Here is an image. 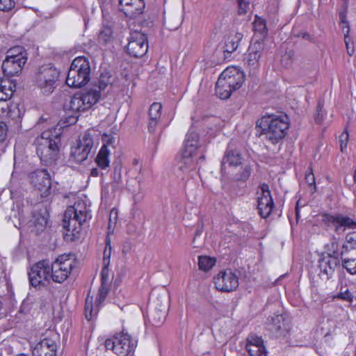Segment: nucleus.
Returning a JSON list of instances; mask_svg holds the SVG:
<instances>
[{
  "label": "nucleus",
  "mask_w": 356,
  "mask_h": 356,
  "mask_svg": "<svg viewBox=\"0 0 356 356\" xmlns=\"http://www.w3.org/2000/svg\"><path fill=\"white\" fill-rule=\"evenodd\" d=\"M259 126L262 128V136L271 143L276 144L286 136L289 124L286 115L268 116L261 120Z\"/></svg>",
  "instance_id": "f257e3e1"
},
{
  "label": "nucleus",
  "mask_w": 356,
  "mask_h": 356,
  "mask_svg": "<svg viewBox=\"0 0 356 356\" xmlns=\"http://www.w3.org/2000/svg\"><path fill=\"white\" fill-rule=\"evenodd\" d=\"M90 67L85 57L79 56L74 59L66 79V83L70 87L81 88L90 80Z\"/></svg>",
  "instance_id": "f03ea898"
},
{
  "label": "nucleus",
  "mask_w": 356,
  "mask_h": 356,
  "mask_svg": "<svg viewBox=\"0 0 356 356\" xmlns=\"http://www.w3.org/2000/svg\"><path fill=\"white\" fill-rule=\"evenodd\" d=\"M88 218L86 207L79 203L69 207L65 211L63 219V228L71 233L73 237H76L81 229L82 224Z\"/></svg>",
  "instance_id": "7ed1b4c3"
},
{
  "label": "nucleus",
  "mask_w": 356,
  "mask_h": 356,
  "mask_svg": "<svg viewBox=\"0 0 356 356\" xmlns=\"http://www.w3.org/2000/svg\"><path fill=\"white\" fill-rule=\"evenodd\" d=\"M59 72L51 64L40 67L33 78L34 83L45 95H49L56 88L58 81Z\"/></svg>",
  "instance_id": "20e7f679"
},
{
  "label": "nucleus",
  "mask_w": 356,
  "mask_h": 356,
  "mask_svg": "<svg viewBox=\"0 0 356 356\" xmlns=\"http://www.w3.org/2000/svg\"><path fill=\"white\" fill-rule=\"evenodd\" d=\"M104 346L107 350H113L118 356H127L134 351L137 341L128 333L122 332L113 339H106Z\"/></svg>",
  "instance_id": "39448f33"
},
{
  "label": "nucleus",
  "mask_w": 356,
  "mask_h": 356,
  "mask_svg": "<svg viewBox=\"0 0 356 356\" xmlns=\"http://www.w3.org/2000/svg\"><path fill=\"white\" fill-rule=\"evenodd\" d=\"M99 99L100 93L96 88L86 90L71 98L68 108L72 112H83L90 108Z\"/></svg>",
  "instance_id": "423d86ee"
},
{
  "label": "nucleus",
  "mask_w": 356,
  "mask_h": 356,
  "mask_svg": "<svg viewBox=\"0 0 356 356\" xmlns=\"http://www.w3.org/2000/svg\"><path fill=\"white\" fill-rule=\"evenodd\" d=\"M74 266L75 261L72 255H60L50 265L52 280L57 283L63 282L68 277Z\"/></svg>",
  "instance_id": "0eeeda50"
},
{
  "label": "nucleus",
  "mask_w": 356,
  "mask_h": 356,
  "mask_svg": "<svg viewBox=\"0 0 356 356\" xmlns=\"http://www.w3.org/2000/svg\"><path fill=\"white\" fill-rule=\"evenodd\" d=\"M30 284L34 286H44L52 280L50 264L48 261H40L34 264L29 272Z\"/></svg>",
  "instance_id": "6e6552de"
},
{
  "label": "nucleus",
  "mask_w": 356,
  "mask_h": 356,
  "mask_svg": "<svg viewBox=\"0 0 356 356\" xmlns=\"http://www.w3.org/2000/svg\"><path fill=\"white\" fill-rule=\"evenodd\" d=\"M59 139L54 136V140H42L37 145L36 152L42 162L51 165L58 159L59 153Z\"/></svg>",
  "instance_id": "1a4fd4ad"
},
{
  "label": "nucleus",
  "mask_w": 356,
  "mask_h": 356,
  "mask_svg": "<svg viewBox=\"0 0 356 356\" xmlns=\"http://www.w3.org/2000/svg\"><path fill=\"white\" fill-rule=\"evenodd\" d=\"M147 49V36L140 31L131 32L127 45V53L133 57L140 58L146 54Z\"/></svg>",
  "instance_id": "9d476101"
},
{
  "label": "nucleus",
  "mask_w": 356,
  "mask_h": 356,
  "mask_svg": "<svg viewBox=\"0 0 356 356\" xmlns=\"http://www.w3.org/2000/svg\"><path fill=\"white\" fill-rule=\"evenodd\" d=\"M214 283L218 291L230 292L238 286V278L231 269H227L218 273L214 277Z\"/></svg>",
  "instance_id": "9b49d317"
},
{
  "label": "nucleus",
  "mask_w": 356,
  "mask_h": 356,
  "mask_svg": "<svg viewBox=\"0 0 356 356\" xmlns=\"http://www.w3.org/2000/svg\"><path fill=\"white\" fill-rule=\"evenodd\" d=\"M93 146V142L90 134H85L76 146L72 147L70 153L71 161L81 163L88 156Z\"/></svg>",
  "instance_id": "f8f14e48"
},
{
  "label": "nucleus",
  "mask_w": 356,
  "mask_h": 356,
  "mask_svg": "<svg viewBox=\"0 0 356 356\" xmlns=\"http://www.w3.org/2000/svg\"><path fill=\"white\" fill-rule=\"evenodd\" d=\"M322 221L325 224L332 225L335 227L336 232H339L341 228L343 231L346 229L356 228V220L339 213L335 215L324 213L322 215Z\"/></svg>",
  "instance_id": "ddd939ff"
},
{
  "label": "nucleus",
  "mask_w": 356,
  "mask_h": 356,
  "mask_svg": "<svg viewBox=\"0 0 356 356\" xmlns=\"http://www.w3.org/2000/svg\"><path fill=\"white\" fill-rule=\"evenodd\" d=\"M261 193L257 197V208L260 216L266 218L270 214L274 207V202L266 184H262L259 186Z\"/></svg>",
  "instance_id": "4468645a"
},
{
  "label": "nucleus",
  "mask_w": 356,
  "mask_h": 356,
  "mask_svg": "<svg viewBox=\"0 0 356 356\" xmlns=\"http://www.w3.org/2000/svg\"><path fill=\"white\" fill-rule=\"evenodd\" d=\"M267 328L276 337H281L290 330L289 318L284 314H274L266 322Z\"/></svg>",
  "instance_id": "2eb2a0df"
},
{
  "label": "nucleus",
  "mask_w": 356,
  "mask_h": 356,
  "mask_svg": "<svg viewBox=\"0 0 356 356\" xmlns=\"http://www.w3.org/2000/svg\"><path fill=\"white\" fill-rule=\"evenodd\" d=\"M31 181L33 186L41 193L42 197H46L49 194L51 179L47 170H39L31 173Z\"/></svg>",
  "instance_id": "dca6fc26"
},
{
  "label": "nucleus",
  "mask_w": 356,
  "mask_h": 356,
  "mask_svg": "<svg viewBox=\"0 0 356 356\" xmlns=\"http://www.w3.org/2000/svg\"><path fill=\"white\" fill-rule=\"evenodd\" d=\"M57 335L52 333L50 337L44 338L33 349V356H56Z\"/></svg>",
  "instance_id": "f3484780"
},
{
  "label": "nucleus",
  "mask_w": 356,
  "mask_h": 356,
  "mask_svg": "<svg viewBox=\"0 0 356 356\" xmlns=\"http://www.w3.org/2000/svg\"><path fill=\"white\" fill-rule=\"evenodd\" d=\"M264 49V40H257L251 44L248 54L245 58V64L250 70H257L259 67V59Z\"/></svg>",
  "instance_id": "a211bd4d"
},
{
  "label": "nucleus",
  "mask_w": 356,
  "mask_h": 356,
  "mask_svg": "<svg viewBox=\"0 0 356 356\" xmlns=\"http://www.w3.org/2000/svg\"><path fill=\"white\" fill-rule=\"evenodd\" d=\"M219 76L222 78L234 90L241 88L245 80L243 72L234 67H227Z\"/></svg>",
  "instance_id": "6ab92c4d"
},
{
  "label": "nucleus",
  "mask_w": 356,
  "mask_h": 356,
  "mask_svg": "<svg viewBox=\"0 0 356 356\" xmlns=\"http://www.w3.org/2000/svg\"><path fill=\"white\" fill-rule=\"evenodd\" d=\"M246 341V350L250 356H266L267 351L261 337L250 334Z\"/></svg>",
  "instance_id": "aec40b11"
},
{
  "label": "nucleus",
  "mask_w": 356,
  "mask_h": 356,
  "mask_svg": "<svg viewBox=\"0 0 356 356\" xmlns=\"http://www.w3.org/2000/svg\"><path fill=\"white\" fill-rule=\"evenodd\" d=\"M119 6L120 10L129 17L142 13L145 8L143 0H119Z\"/></svg>",
  "instance_id": "412c9836"
},
{
  "label": "nucleus",
  "mask_w": 356,
  "mask_h": 356,
  "mask_svg": "<svg viewBox=\"0 0 356 356\" xmlns=\"http://www.w3.org/2000/svg\"><path fill=\"white\" fill-rule=\"evenodd\" d=\"M26 61L27 58H22V57L6 58L2 63L3 71L8 76H15L22 71Z\"/></svg>",
  "instance_id": "4be33fe9"
},
{
  "label": "nucleus",
  "mask_w": 356,
  "mask_h": 356,
  "mask_svg": "<svg viewBox=\"0 0 356 356\" xmlns=\"http://www.w3.org/2000/svg\"><path fill=\"white\" fill-rule=\"evenodd\" d=\"M243 158L237 150H227L221 162L222 169H226L227 166L236 168L243 165Z\"/></svg>",
  "instance_id": "5701e85b"
},
{
  "label": "nucleus",
  "mask_w": 356,
  "mask_h": 356,
  "mask_svg": "<svg viewBox=\"0 0 356 356\" xmlns=\"http://www.w3.org/2000/svg\"><path fill=\"white\" fill-rule=\"evenodd\" d=\"M339 266V260L336 257L328 256L323 258L320 261L319 268L321 273L327 276L329 279L334 273V270Z\"/></svg>",
  "instance_id": "b1692460"
},
{
  "label": "nucleus",
  "mask_w": 356,
  "mask_h": 356,
  "mask_svg": "<svg viewBox=\"0 0 356 356\" xmlns=\"http://www.w3.org/2000/svg\"><path fill=\"white\" fill-rule=\"evenodd\" d=\"M204 159L205 156L203 152H200L198 160H195V159H186L181 156L178 163V168L183 174H189L195 169L196 164L198 161L202 162Z\"/></svg>",
  "instance_id": "393cba45"
},
{
  "label": "nucleus",
  "mask_w": 356,
  "mask_h": 356,
  "mask_svg": "<svg viewBox=\"0 0 356 356\" xmlns=\"http://www.w3.org/2000/svg\"><path fill=\"white\" fill-rule=\"evenodd\" d=\"M16 90L15 83L9 79H4L0 81V101L10 100Z\"/></svg>",
  "instance_id": "a878e982"
},
{
  "label": "nucleus",
  "mask_w": 356,
  "mask_h": 356,
  "mask_svg": "<svg viewBox=\"0 0 356 356\" xmlns=\"http://www.w3.org/2000/svg\"><path fill=\"white\" fill-rule=\"evenodd\" d=\"M242 38L243 34L241 33L230 34L225 40V45L223 47L224 53L232 54L235 51Z\"/></svg>",
  "instance_id": "bb28decb"
},
{
  "label": "nucleus",
  "mask_w": 356,
  "mask_h": 356,
  "mask_svg": "<svg viewBox=\"0 0 356 356\" xmlns=\"http://www.w3.org/2000/svg\"><path fill=\"white\" fill-rule=\"evenodd\" d=\"M167 314V307L165 305H160L159 309L155 308L150 312L149 321L154 326H160L165 321Z\"/></svg>",
  "instance_id": "cd10ccee"
},
{
  "label": "nucleus",
  "mask_w": 356,
  "mask_h": 356,
  "mask_svg": "<svg viewBox=\"0 0 356 356\" xmlns=\"http://www.w3.org/2000/svg\"><path fill=\"white\" fill-rule=\"evenodd\" d=\"M111 187L114 191H121L125 187L126 184L122 175V167L115 166L112 174Z\"/></svg>",
  "instance_id": "c85d7f7f"
},
{
  "label": "nucleus",
  "mask_w": 356,
  "mask_h": 356,
  "mask_svg": "<svg viewBox=\"0 0 356 356\" xmlns=\"http://www.w3.org/2000/svg\"><path fill=\"white\" fill-rule=\"evenodd\" d=\"M234 91L230 86L224 81L222 78L218 77L216 84V93L222 99H228L232 92Z\"/></svg>",
  "instance_id": "c756f323"
},
{
  "label": "nucleus",
  "mask_w": 356,
  "mask_h": 356,
  "mask_svg": "<svg viewBox=\"0 0 356 356\" xmlns=\"http://www.w3.org/2000/svg\"><path fill=\"white\" fill-rule=\"evenodd\" d=\"M115 80L113 77L108 72H102L98 79L97 88H95L101 94L102 90H104L108 86H111Z\"/></svg>",
  "instance_id": "7c9ffc66"
},
{
  "label": "nucleus",
  "mask_w": 356,
  "mask_h": 356,
  "mask_svg": "<svg viewBox=\"0 0 356 356\" xmlns=\"http://www.w3.org/2000/svg\"><path fill=\"white\" fill-rule=\"evenodd\" d=\"M110 154V152L106 147V145H103L97 157H96V162L98 165V166L102 169H104L109 165V160H108V156Z\"/></svg>",
  "instance_id": "2f4dec72"
},
{
  "label": "nucleus",
  "mask_w": 356,
  "mask_h": 356,
  "mask_svg": "<svg viewBox=\"0 0 356 356\" xmlns=\"http://www.w3.org/2000/svg\"><path fill=\"white\" fill-rule=\"evenodd\" d=\"M253 28L254 31L259 33L262 38H265L268 33L266 23L265 19L258 16H255Z\"/></svg>",
  "instance_id": "473e14b6"
},
{
  "label": "nucleus",
  "mask_w": 356,
  "mask_h": 356,
  "mask_svg": "<svg viewBox=\"0 0 356 356\" xmlns=\"http://www.w3.org/2000/svg\"><path fill=\"white\" fill-rule=\"evenodd\" d=\"M216 264L214 258L208 256L198 257L199 269L203 271H209Z\"/></svg>",
  "instance_id": "72a5a7b5"
},
{
  "label": "nucleus",
  "mask_w": 356,
  "mask_h": 356,
  "mask_svg": "<svg viewBox=\"0 0 356 356\" xmlns=\"http://www.w3.org/2000/svg\"><path fill=\"white\" fill-rule=\"evenodd\" d=\"M31 222L35 226L36 231L40 232L42 231L46 227L47 219L45 216L40 213H35L33 216Z\"/></svg>",
  "instance_id": "f704fd0d"
},
{
  "label": "nucleus",
  "mask_w": 356,
  "mask_h": 356,
  "mask_svg": "<svg viewBox=\"0 0 356 356\" xmlns=\"http://www.w3.org/2000/svg\"><path fill=\"white\" fill-rule=\"evenodd\" d=\"M341 256L343 261V266L350 274H356V262H355V259L346 257L345 256V250L341 251Z\"/></svg>",
  "instance_id": "c9c22d12"
},
{
  "label": "nucleus",
  "mask_w": 356,
  "mask_h": 356,
  "mask_svg": "<svg viewBox=\"0 0 356 356\" xmlns=\"http://www.w3.org/2000/svg\"><path fill=\"white\" fill-rule=\"evenodd\" d=\"M200 152V147H196L192 145H184L181 152V156L186 159H194Z\"/></svg>",
  "instance_id": "e433bc0d"
},
{
  "label": "nucleus",
  "mask_w": 356,
  "mask_h": 356,
  "mask_svg": "<svg viewBox=\"0 0 356 356\" xmlns=\"http://www.w3.org/2000/svg\"><path fill=\"white\" fill-rule=\"evenodd\" d=\"M21 57L22 58H27V54L24 47L21 46L14 47L7 51L6 58H17Z\"/></svg>",
  "instance_id": "4c0bfd02"
},
{
  "label": "nucleus",
  "mask_w": 356,
  "mask_h": 356,
  "mask_svg": "<svg viewBox=\"0 0 356 356\" xmlns=\"http://www.w3.org/2000/svg\"><path fill=\"white\" fill-rule=\"evenodd\" d=\"M241 170L236 175V177L239 181H245L250 177L252 173V168L249 164L243 163Z\"/></svg>",
  "instance_id": "58836bf2"
},
{
  "label": "nucleus",
  "mask_w": 356,
  "mask_h": 356,
  "mask_svg": "<svg viewBox=\"0 0 356 356\" xmlns=\"http://www.w3.org/2000/svg\"><path fill=\"white\" fill-rule=\"evenodd\" d=\"M162 105L161 103H153L149 110V118L152 120H160L161 115Z\"/></svg>",
  "instance_id": "ea45409f"
},
{
  "label": "nucleus",
  "mask_w": 356,
  "mask_h": 356,
  "mask_svg": "<svg viewBox=\"0 0 356 356\" xmlns=\"http://www.w3.org/2000/svg\"><path fill=\"white\" fill-rule=\"evenodd\" d=\"M112 39V31L108 27L103 28L99 33L98 40L99 43L107 44Z\"/></svg>",
  "instance_id": "a19ab883"
},
{
  "label": "nucleus",
  "mask_w": 356,
  "mask_h": 356,
  "mask_svg": "<svg viewBox=\"0 0 356 356\" xmlns=\"http://www.w3.org/2000/svg\"><path fill=\"white\" fill-rule=\"evenodd\" d=\"M97 310H93V306H92V298L87 297L86 299V303H85V316L86 318L90 321L91 320L93 316H95L97 314Z\"/></svg>",
  "instance_id": "79ce46f5"
},
{
  "label": "nucleus",
  "mask_w": 356,
  "mask_h": 356,
  "mask_svg": "<svg viewBox=\"0 0 356 356\" xmlns=\"http://www.w3.org/2000/svg\"><path fill=\"white\" fill-rule=\"evenodd\" d=\"M108 284H101L96 298V302L97 305H100L104 301L108 293Z\"/></svg>",
  "instance_id": "37998d69"
},
{
  "label": "nucleus",
  "mask_w": 356,
  "mask_h": 356,
  "mask_svg": "<svg viewBox=\"0 0 356 356\" xmlns=\"http://www.w3.org/2000/svg\"><path fill=\"white\" fill-rule=\"evenodd\" d=\"M184 145H192L196 147H200L199 145V136L196 132L192 131L186 134L185 144Z\"/></svg>",
  "instance_id": "c03bdc74"
},
{
  "label": "nucleus",
  "mask_w": 356,
  "mask_h": 356,
  "mask_svg": "<svg viewBox=\"0 0 356 356\" xmlns=\"http://www.w3.org/2000/svg\"><path fill=\"white\" fill-rule=\"evenodd\" d=\"M8 101H0V116L1 117H11L10 108Z\"/></svg>",
  "instance_id": "a18cd8bd"
},
{
  "label": "nucleus",
  "mask_w": 356,
  "mask_h": 356,
  "mask_svg": "<svg viewBox=\"0 0 356 356\" xmlns=\"http://www.w3.org/2000/svg\"><path fill=\"white\" fill-rule=\"evenodd\" d=\"M111 254V246L110 244V240L106 238V245L105 247L103 254V265L109 266Z\"/></svg>",
  "instance_id": "49530a36"
},
{
  "label": "nucleus",
  "mask_w": 356,
  "mask_h": 356,
  "mask_svg": "<svg viewBox=\"0 0 356 356\" xmlns=\"http://www.w3.org/2000/svg\"><path fill=\"white\" fill-rule=\"evenodd\" d=\"M238 4V13L245 15L250 8V0H237Z\"/></svg>",
  "instance_id": "de8ad7c7"
},
{
  "label": "nucleus",
  "mask_w": 356,
  "mask_h": 356,
  "mask_svg": "<svg viewBox=\"0 0 356 356\" xmlns=\"http://www.w3.org/2000/svg\"><path fill=\"white\" fill-rule=\"evenodd\" d=\"M305 181L311 187V193H314L316 191L315 177L311 170L309 172L305 175Z\"/></svg>",
  "instance_id": "09e8293b"
},
{
  "label": "nucleus",
  "mask_w": 356,
  "mask_h": 356,
  "mask_svg": "<svg viewBox=\"0 0 356 356\" xmlns=\"http://www.w3.org/2000/svg\"><path fill=\"white\" fill-rule=\"evenodd\" d=\"M15 2L14 0H0V10L8 11L14 8Z\"/></svg>",
  "instance_id": "8fccbe9b"
},
{
  "label": "nucleus",
  "mask_w": 356,
  "mask_h": 356,
  "mask_svg": "<svg viewBox=\"0 0 356 356\" xmlns=\"http://www.w3.org/2000/svg\"><path fill=\"white\" fill-rule=\"evenodd\" d=\"M349 135L347 130H345L339 136L340 148L341 152L346 149L348 142Z\"/></svg>",
  "instance_id": "3c124183"
},
{
  "label": "nucleus",
  "mask_w": 356,
  "mask_h": 356,
  "mask_svg": "<svg viewBox=\"0 0 356 356\" xmlns=\"http://www.w3.org/2000/svg\"><path fill=\"white\" fill-rule=\"evenodd\" d=\"M340 19H341V22L342 23V29L344 33L345 42L346 44L347 50L348 51V42H347L346 39L348 37L347 35L350 31L349 24H348V22L345 19V16L343 15L342 14L340 15Z\"/></svg>",
  "instance_id": "603ef678"
},
{
  "label": "nucleus",
  "mask_w": 356,
  "mask_h": 356,
  "mask_svg": "<svg viewBox=\"0 0 356 356\" xmlns=\"http://www.w3.org/2000/svg\"><path fill=\"white\" fill-rule=\"evenodd\" d=\"M102 139L104 143L103 145H106V147L108 148V145H113L115 143V138L110 134H104L102 135Z\"/></svg>",
  "instance_id": "864d4df0"
},
{
  "label": "nucleus",
  "mask_w": 356,
  "mask_h": 356,
  "mask_svg": "<svg viewBox=\"0 0 356 356\" xmlns=\"http://www.w3.org/2000/svg\"><path fill=\"white\" fill-rule=\"evenodd\" d=\"M323 105L321 104H318L316 108V113L315 115V120L317 123H321L323 120Z\"/></svg>",
  "instance_id": "5fc2aeb1"
},
{
  "label": "nucleus",
  "mask_w": 356,
  "mask_h": 356,
  "mask_svg": "<svg viewBox=\"0 0 356 356\" xmlns=\"http://www.w3.org/2000/svg\"><path fill=\"white\" fill-rule=\"evenodd\" d=\"M108 266L103 265L101 272L102 284H108Z\"/></svg>",
  "instance_id": "6e6d98bb"
},
{
  "label": "nucleus",
  "mask_w": 356,
  "mask_h": 356,
  "mask_svg": "<svg viewBox=\"0 0 356 356\" xmlns=\"http://www.w3.org/2000/svg\"><path fill=\"white\" fill-rule=\"evenodd\" d=\"M42 140H54V137L51 138V134L50 131H45L42 133L40 138H37V140H36L37 145H38V143H40V142Z\"/></svg>",
  "instance_id": "4d7b16f0"
},
{
  "label": "nucleus",
  "mask_w": 356,
  "mask_h": 356,
  "mask_svg": "<svg viewBox=\"0 0 356 356\" xmlns=\"http://www.w3.org/2000/svg\"><path fill=\"white\" fill-rule=\"evenodd\" d=\"M338 298L342 299V300H347L350 302H353V295L351 294V293L348 291V290H346V291L344 292H341L340 293L339 295H338Z\"/></svg>",
  "instance_id": "13d9d810"
},
{
  "label": "nucleus",
  "mask_w": 356,
  "mask_h": 356,
  "mask_svg": "<svg viewBox=\"0 0 356 356\" xmlns=\"http://www.w3.org/2000/svg\"><path fill=\"white\" fill-rule=\"evenodd\" d=\"M346 241L351 244L353 248H356V233H350L346 235Z\"/></svg>",
  "instance_id": "bf43d9fd"
},
{
  "label": "nucleus",
  "mask_w": 356,
  "mask_h": 356,
  "mask_svg": "<svg viewBox=\"0 0 356 356\" xmlns=\"http://www.w3.org/2000/svg\"><path fill=\"white\" fill-rule=\"evenodd\" d=\"M132 247H133L132 243L130 241H126L122 245V254H128L131 251Z\"/></svg>",
  "instance_id": "052dcab7"
},
{
  "label": "nucleus",
  "mask_w": 356,
  "mask_h": 356,
  "mask_svg": "<svg viewBox=\"0 0 356 356\" xmlns=\"http://www.w3.org/2000/svg\"><path fill=\"white\" fill-rule=\"evenodd\" d=\"M159 120H152L149 118L148 129L150 132H154Z\"/></svg>",
  "instance_id": "680f3d73"
},
{
  "label": "nucleus",
  "mask_w": 356,
  "mask_h": 356,
  "mask_svg": "<svg viewBox=\"0 0 356 356\" xmlns=\"http://www.w3.org/2000/svg\"><path fill=\"white\" fill-rule=\"evenodd\" d=\"M6 134V124L0 123V142L3 141Z\"/></svg>",
  "instance_id": "e2e57ef3"
},
{
  "label": "nucleus",
  "mask_w": 356,
  "mask_h": 356,
  "mask_svg": "<svg viewBox=\"0 0 356 356\" xmlns=\"http://www.w3.org/2000/svg\"><path fill=\"white\" fill-rule=\"evenodd\" d=\"M281 62L286 67L289 66L291 64L290 56L287 55V54L283 56L282 58Z\"/></svg>",
  "instance_id": "0e129e2a"
},
{
  "label": "nucleus",
  "mask_w": 356,
  "mask_h": 356,
  "mask_svg": "<svg viewBox=\"0 0 356 356\" xmlns=\"http://www.w3.org/2000/svg\"><path fill=\"white\" fill-rule=\"evenodd\" d=\"M302 38L306 39V40H310L311 39L310 35L308 33H302Z\"/></svg>",
  "instance_id": "69168bd1"
},
{
  "label": "nucleus",
  "mask_w": 356,
  "mask_h": 356,
  "mask_svg": "<svg viewBox=\"0 0 356 356\" xmlns=\"http://www.w3.org/2000/svg\"><path fill=\"white\" fill-rule=\"evenodd\" d=\"M354 181L356 182V167L354 171V176H353Z\"/></svg>",
  "instance_id": "338daca9"
},
{
  "label": "nucleus",
  "mask_w": 356,
  "mask_h": 356,
  "mask_svg": "<svg viewBox=\"0 0 356 356\" xmlns=\"http://www.w3.org/2000/svg\"><path fill=\"white\" fill-rule=\"evenodd\" d=\"M348 54L352 55V54H353V50H351V49H349V48H348Z\"/></svg>",
  "instance_id": "774afa93"
}]
</instances>
